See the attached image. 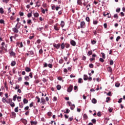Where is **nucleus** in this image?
I'll return each mask as SVG.
<instances>
[{"mask_svg":"<svg viewBox=\"0 0 125 125\" xmlns=\"http://www.w3.org/2000/svg\"><path fill=\"white\" fill-rule=\"evenodd\" d=\"M15 65H16V62L15 61H12L11 63V66H12V67H13L15 66Z\"/></svg>","mask_w":125,"mask_h":125,"instance_id":"16","label":"nucleus"},{"mask_svg":"<svg viewBox=\"0 0 125 125\" xmlns=\"http://www.w3.org/2000/svg\"><path fill=\"white\" fill-rule=\"evenodd\" d=\"M41 102L43 104H45V99H44L43 98H41Z\"/></svg>","mask_w":125,"mask_h":125,"instance_id":"23","label":"nucleus"},{"mask_svg":"<svg viewBox=\"0 0 125 125\" xmlns=\"http://www.w3.org/2000/svg\"><path fill=\"white\" fill-rule=\"evenodd\" d=\"M82 0H77L78 4H79V5H82V4H83V3L82 2Z\"/></svg>","mask_w":125,"mask_h":125,"instance_id":"19","label":"nucleus"},{"mask_svg":"<svg viewBox=\"0 0 125 125\" xmlns=\"http://www.w3.org/2000/svg\"><path fill=\"white\" fill-rule=\"evenodd\" d=\"M107 71L109 72L110 73H112V72H113V69H112V67L110 66L107 67Z\"/></svg>","mask_w":125,"mask_h":125,"instance_id":"13","label":"nucleus"},{"mask_svg":"<svg viewBox=\"0 0 125 125\" xmlns=\"http://www.w3.org/2000/svg\"><path fill=\"white\" fill-rule=\"evenodd\" d=\"M47 115L49 117H51V116H52V112H48L47 113Z\"/></svg>","mask_w":125,"mask_h":125,"instance_id":"40","label":"nucleus"},{"mask_svg":"<svg viewBox=\"0 0 125 125\" xmlns=\"http://www.w3.org/2000/svg\"><path fill=\"white\" fill-rule=\"evenodd\" d=\"M83 80L84 81H87L88 80V76H87L86 75H83Z\"/></svg>","mask_w":125,"mask_h":125,"instance_id":"15","label":"nucleus"},{"mask_svg":"<svg viewBox=\"0 0 125 125\" xmlns=\"http://www.w3.org/2000/svg\"><path fill=\"white\" fill-rule=\"evenodd\" d=\"M25 70L26 72H27V73H29V72H31V68L28 67H25Z\"/></svg>","mask_w":125,"mask_h":125,"instance_id":"9","label":"nucleus"},{"mask_svg":"<svg viewBox=\"0 0 125 125\" xmlns=\"http://www.w3.org/2000/svg\"><path fill=\"white\" fill-rule=\"evenodd\" d=\"M42 29H43V27H39V28H37V30H38V31H42Z\"/></svg>","mask_w":125,"mask_h":125,"instance_id":"60","label":"nucleus"},{"mask_svg":"<svg viewBox=\"0 0 125 125\" xmlns=\"http://www.w3.org/2000/svg\"><path fill=\"white\" fill-rule=\"evenodd\" d=\"M19 88H20V86H19L18 84H16L15 89H19Z\"/></svg>","mask_w":125,"mask_h":125,"instance_id":"35","label":"nucleus"},{"mask_svg":"<svg viewBox=\"0 0 125 125\" xmlns=\"http://www.w3.org/2000/svg\"><path fill=\"white\" fill-rule=\"evenodd\" d=\"M37 6H38V7H40V6H41V2H40V1H37L35 7H37Z\"/></svg>","mask_w":125,"mask_h":125,"instance_id":"12","label":"nucleus"},{"mask_svg":"<svg viewBox=\"0 0 125 125\" xmlns=\"http://www.w3.org/2000/svg\"><path fill=\"white\" fill-rule=\"evenodd\" d=\"M48 66L49 67V68H50L51 69L52 68V67H53L52 64H51V63L48 64Z\"/></svg>","mask_w":125,"mask_h":125,"instance_id":"58","label":"nucleus"},{"mask_svg":"<svg viewBox=\"0 0 125 125\" xmlns=\"http://www.w3.org/2000/svg\"><path fill=\"white\" fill-rule=\"evenodd\" d=\"M2 102H3V103H5V102H6L7 104H9V102L7 101L6 98H5L4 97L2 98Z\"/></svg>","mask_w":125,"mask_h":125,"instance_id":"7","label":"nucleus"},{"mask_svg":"<svg viewBox=\"0 0 125 125\" xmlns=\"http://www.w3.org/2000/svg\"><path fill=\"white\" fill-rule=\"evenodd\" d=\"M48 64L46 62H44V64H43V68H46L47 67Z\"/></svg>","mask_w":125,"mask_h":125,"instance_id":"57","label":"nucleus"},{"mask_svg":"<svg viewBox=\"0 0 125 125\" xmlns=\"http://www.w3.org/2000/svg\"><path fill=\"white\" fill-rule=\"evenodd\" d=\"M0 24H3V25H4L5 24L4 22V20L2 19L0 20Z\"/></svg>","mask_w":125,"mask_h":125,"instance_id":"29","label":"nucleus"},{"mask_svg":"<svg viewBox=\"0 0 125 125\" xmlns=\"http://www.w3.org/2000/svg\"><path fill=\"white\" fill-rule=\"evenodd\" d=\"M23 102L24 104H28V100H27V99L24 98V99H23Z\"/></svg>","mask_w":125,"mask_h":125,"instance_id":"18","label":"nucleus"},{"mask_svg":"<svg viewBox=\"0 0 125 125\" xmlns=\"http://www.w3.org/2000/svg\"><path fill=\"white\" fill-rule=\"evenodd\" d=\"M24 83L25 85H30V84H29V82H25Z\"/></svg>","mask_w":125,"mask_h":125,"instance_id":"59","label":"nucleus"},{"mask_svg":"<svg viewBox=\"0 0 125 125\" xmlns=\"http://www.w3.org/2000/svg\"><path fill=\"white\" fill-rule=\"evenodd\" d=\"M114 18H116V19H118L119 18V16H118V14H116L114 15Z\"/></svg>","mask_w":125,"mask_h":125,"instance_id":"51","label":"nucleus"},{"mask_svg":"<svg viewBox=\"0 0 125 125\" xmlns=\"http://www.w3.org/2000/svg\"><path fill=\"white\" fill-rule=\"evenodd\" d=\"M100 61L101 62H102V63H103V62H104V59H103V58H100Z\"/></svg>","mask_w":125,"mask_h":125,"instance_id":"63","label":"nucleus"},{"mask_svg":"<svg viewBox=\"0 0 125 125\" xmlns=\"http://www.w3.org/2000/svg\"><path fill=\"white\" fill-rule=\"evenodd\" d=\"M41 10H42V13H43V14H45V10L44 9H43V8H42Z\"/></svg>","mask_w":125,"mask_h":125,"instance_id":"45","label":"nucleus"},{"mask_svg":"<svg viewBox=\"0 0 125 125\" xmlns=\"http://www.w3.org/2000/svg\"><path fill=\"white\" fill-rule=\"evenodd\" d=\"M110 100H111V98H110V97H107V98H106V102L107 103H108V102H109V101H110Z\"/></svg>","mask_w":125,"mask_h":125,"instance_id":"43","label":"nucleus"},{"mask_svg":"<svg viewBox=\"0 0 125 125\" xmlns=\"http://www.w3.org/2000/svg\"><path fill=\"white\" fill-rule=\"evenodd\" d=\"M0 13L1 14H3L4 13V11L3 10V8H0Z\"/></svg>","mask_w":125,"mask_h":125,"instance_id":"24","label":"nucleus"},{"mask_svg":"<svg viewBox=\"0 0 125 125\" xmlns=\"http://www.w3.org/2000/svg\"><path fill=\"white\" fill-rule=\"evenodd\" d=\"M13 31L14 32V33H16L17 34V33H18V32H19V31L18 30V28H16V27L13 28Z\"/></svg>","mask_w":125,"mask_h":125,"instance_id":"8","label":"nucleus"},{"mask_svg":"<svg viewBox=\"0 0 125 125\" xmlns=\"http://www.w3.org/2000/svg\"><path fill=\"white\" fill-rule=\"evenodd\" d=\"M16 28H17V29H20V27H21V25H18V23L15 26Z\"/></svg>","mask_w":125,"mask_h":125,"instance_id":"31","label":"nucleus"},{"mask_svg":"<svg viewBox=\"0 0 125 125\" xmlns=\"http://www.w3.org/2000/svg\"><path fill=\"white\" fill-rule=\"evenodd\" d=\"M36 99H38L37 102L40 103L41 102V99L39 98V96H37Z\"/></svg>","mask_w":125,"mask_h":125,"instance_id":"44","label":"nucleus"},{"mask_svg":"<svg viewBox=\"0 0 125 125\" xmlns=\"http://www.w3.org/2000/svg\"><path fill=\"white\" fill-rule=\"evenodd\" d=\"M24 79L25 81H29V80H30V78H29V76H25L24 77Z\"/></svg>","mask_w":125,"mask_h":125,"instance_id":"37","label":"nucleus"},{"mask_svg":"<svg viewBox=\"0 0 125 125\" xmlns=\"http://www.w3.org/2000/svg\"><path fill=\"white\" fill-rule=\"evenodd\" d=\"M73 90V85H70L67 88V92H71Z\"/></svg>","mask_w":125,"mask_h":125,"instance_id":"4","label":"nucleus"},{"mask_svg":"<svg viewBox=\"0 0 125 125\" xmlns=\"http://www.w3.org/2000/svg\"><path fill=\"white\" fill-rule=\"evenodd\" d=\"M15 112H16V113H18V106L15 108Z\"/></svg>","mask_w":125,"mask_h":125,"instance_id":"61","label":"nucleus"},{"mask_svg":"<svg viewBox=\"0 0 125 125\" xmlns=\"http://www.w3.org/2000/svg\"><path fill=\"white\" fill-rule=\"evenodd\" d=\"M91 7V5L90 4H88L86 5L85 8H87V10H89V9Z\"/></svg>","mask_w":125,"mask_h":125,"instance_id":"11","label":"nucleus"},{"mask_svg":"<svg viewBox=\"0 0 125 125\" xmlns=\"http://www.w3.org/2000/svg\"><path fill=\"white\" fill-rule=\"evenodd\" d=\"M92 103H93V104H96V103H97V100H96V99H93L92 100Z\"/></svg>","mask_w":125,"mask_h":125,"instance_id":"26","label":"nucleus"},{"mask_svg":"<svg viewBox=\"0 0 125 125\" xmlns=\"http://www.w3.org/2000/svg\"><path fill=\"white\" fill-rule=\"evenodd\" d=\"M83 83V79L79 78L78 79V83Z\"/></svg>","mask_w":125,"mask_h":125,"instance_id":"21","label":"nucleus"},{"mask_svg":"<svg viewBox=\"0 0 125 125\" xmlns=\"http://www.w3.org/2000/svg\"><path fill=\"white\" fill-rule=\"evenodd\" d=\"M27 24H32V20H27Z\"/></svg>","mask_w":125,"mask_h":125,"instance_id":"54","label":"nucleus"},{"mask_svg":"<svg viewBox=\"0 0 125 125\" xmlns=\"http://www.w3.org/2000/svg\"><path fill=\"white\" fill-rule=\"evenodd\" d=\"M88 56H90V55H92V50H90L88 52V54H87Z\"/></svg>","mask_w":125,"mask_h":125,"instance_id":"27","label":"nucleus"},{"mask_svg":"<svg viewBox=\"0 0 125 125\" xmlns=\"http://www.w3.org/2000/svg\"><path fill=\"white\" fill-rule=\"evenodd\" d=\"M101 54L102 55V58L104 59H105V58H106V56H105V54L104 53H101Z\"/></svg>","mask_w":125,"mask_h":125,"instance_id":"36","label":"nucleus"},{"mask_svg":"<svg viewBox=\"0 0 125 125\" xmlns=\"http://www.w3.org/2000/svg\"><path fill=\"white\" fill-rule=\"evenodd\" d=\"M91 122L93 123V124H96V119H92L91 120Z\"/></svg>","mask_w":125,"mask_h":125,"instance_id":"56","label":"nucleus"},{"mask_svg":"<svg viewBox=\"0 0 125 125\" xmlns=\"http://www.w3.org/2000/svg\"><path fill=\"white\" fill-rule=\"evenodd\" d=\"M10 106L11 107H15V104H14V103L12 102V103H11L10 104Z\"/></svg>","mask_w":125,"mask_h":125,"instance_id":"38","label":"nucleus"},{"mask_svg":"<svg viewBox=\"0 0 125 125\" xmlns=\"http://www.w3.org/2000/svg\"><path fill=\"white\" fill-rule=\"evenodd\" d=\"M86 21H87V22H89V21H90L89 17H87L85 19Z\"/></svg>","mask_w":125,"mask_h":125,"instance_id":"52","label":"nucleus"},{"mask_svg":"<svg viewBox=\"0 0 125 125\" xmlns=\"http://www.w3.org/2000/svg\"><path fill=\"white\" fill-rule=\"evenodd\" d=\"M11 115H12V118H14L16 117V113H15V112H12Z\"/></svg>","mask_w":125,"mask_h":125,"instance_id":"17","label":"nucleus"},{"mask_svg":"<svg viewBox=\"0 0 125 125\" xmlns=\"http://www.w3.org/2000/svg\"><path fill=\"white\" fill-rule=\"evenodd\" d=\"M21 122L24 124V125H27V123L28 122L26 119H21Z\"/></svg>","mask_w":125,"mask_h":125,"instance_id":"14","label":"nucleus"},{"mask_svg":"<svg viewBox=\"0 0 125 125\" xmlns=\"http://www.w3.org/2000/svg\"><path fill=\"white\" fill-rule=\"evenodd\" d=\"M120 85H121V84H120V83H115V86H116V87H119Z\"/></svg>","mask_w":125,"mask_h":125,"instance_id":"50","label":"nucleus"},{"mask_svg":"<svg viewBox=\"0 0 125 125\" xmlns=\"http://www.w3.org/2000/svg\"><path fill=\"white\" fill-rule=\"evenodd\" d=\"M70 44H71L72 46H76V44H77V43H76V42H75V41L71 40Z\"/></svg>","mask_w":125,"mask_h":125,"instance_id":"5","label":"nucleus"},{"mask_svg":"<svg viewBox=\"0 0 125 125\" xmlns=\"http://www.w3.org/2000/svg\"><path fill=\"white\" fill-rule=\"evenodd\" d=\"M32 16V13H29L27 14V17H28V18H30V17H31Z\"/></svg>","mask_w":125,"mask_h":125,"instance_id":"48","label":"nucleus"},{"mask_svg":"<svg viewBox=\"0 0 125 125\" xmlns=\"http://www.w3.org/2000/svg\"><path fill=\"white\" fill-rule=\"evenodd\" d=\"M39 13H35L34 14V17L38 18V17H39Z\"/></svg>","mask_w":125,"mask_h":125,"instance_id":"33","label":"nucleus"},{"mask_svg":"<svg viewBox=\"0 0 125 125\" xmlns=\"http://www.w3.org/2000/svg\"><path fill=\"white\" fill-rule=\"evenodd\" d=\"M81 29H83L85 27V22L84 21H82L80 23Z\"/></svg>","mask_w":125,"mask_h":125,"instance_id":"2","label":"nucleus"},{"mask_svg":"<svg viewBox=\"0 0 125 125\" xmlns=\"http://www.w3.org/2000/svg\"><path fill=\"white\" fill-rule=\"evenodd\" d=\"M1 49H2V50H4V51H6V48H4L3 46L1 47Z\"/></svg>","mask_w":125,"mask_h":125,"instance_id":"55","label":"nucleus"},{"mask_svg":"<svg viewBox=\"0 0 125 125\" xmlns=\"http://www.w3.org/2000/svg\"><path fill=\"white\" fill-rule=\"evenodd\" d=\"M93 24L94 25H97V24H98V21H93Z\"/></svg>","mask_w":125,"mask_h":125,"instance_id":"32","label":"nucleus"},{"mask_svg":"<svg viewBox=\"0 0 125 125\" xmlns=\"http://www.w3.org/2000/svg\"><path fill=\"white\" fill-rule=\"evenodd\" d=\"M21 97H17V100H18V101L19 102H20V101H21Z\"/></svg>","mask_w":125,"mask_h":125,"instance_id":"53","label":"nucleus"},{"mask_svg":"<svg viewBox=\"0 0 125 125\" xmlns=\"http://www.w3.org/2000/svg\"><path fill=\"white\" fill-rule=\"evenodd\" d=\"M57 89L58 90H60V89H61V85H57Z\"/></svg>","mask_w":125,"mask_h":125,"instance_id":"30","label":"nucleus"},{"mask_svg":"<svg viewBox=\"0 0 125 125\" xmlns=\"http://www.w3.org/2000/svg\"><path fill=\"white\" fill-rule=\"evenodd\" d=\"M97 116L98 117H101V112L100 111H99L97 113Z\"/></svg>","mask_w":125,"mask_h":125,"instance_id":"49","label":"nucleus"},{"mask_svg":"<svg viewBox=\"0 0 125 125\" xmlns=\"http://www.w3.org/2000/svg\"><path fill=\"white\" fill-rule=\"evenodd\" d=\"M54 29L56 31H59V30L60 29V27H58V23H57L54 26Z\"/></svg>","mask_w":125,"mask_h":125,"instance_id":"3","label":"nucleus"},{"mask_svg":"<svg viewBox=\"0 0 125 125\" xmlns=\"http://www.w3.org/2000/svg\"><path fill=\"white\" fill-rule=\"evenodd\" d=\"M61 26L62 28H63L65 26V22L63 21H61Z\"/></svg>","mask_w":125,"mask_h":125,"instance_id":"25","label":"nucleus"},{"mask_svg":"<svg viewBox=\"0 0 125 125\" xmlns=\"http://www.w3.org/2000/svg\"><path fill=\"white\" fill-rule=\"evenodd\" d=\"M30 123H31V125H37V122H34V121H31V122H30Z\"/></svg>","mask_w":125,"mask_h":125,"instance_id":"34","label":"nucleus"},{"mask_svg":"<svg viewBox=\"0 0 125 125\" xmlns=\"http://www.w3.org/2000/svg\"><path fill=\"white\" fill-rule=\"evenodd\" d=\"M10 54L11 56H15V53L14 52H13V51H11L10 52Z\"/></svg>","mask_w":125,"mask_h":125,"instance_id":"22","label":"nucleus"},{"mask_svg":"<svg viewBox=\"0 0 125 125\" xmlns=\"http://www.w3.org/2000/svg\"><path fill=\"white\" fill-rule=\"evenodd\" d=\"M83 118V120H87L88 117H87V115H86V114H84Z\"/></svg>","mask_w":125,"mask_h":125,"instance_id":"20","label":"nucleus"},{"mask_svg":"<svg viewBox=\"0 0 125 125\" xmlns=\"http://www.w3.org/2000/svg\"><path fill=\"white\" fill-rule=\"evenodd\" d=\"M17 45H18V46H19L20 48L23 47V43L22 42H17Z\"/></svg>","mask_w":125,"mask_h":125,"instance_id":"6","label":"nucleus"},{"mask_svg":"<svg viewBox=\"0 0 125 125\" xmlns=\"http://www.w3.org/2000/svg\"><path fill=\"white\" fill-rule=\"evenodd\" d=\"M71 110H73L75 109V104H72V105L70 107Z\"/></svg>","mask_w":125,"mask_h":125,"instance_id":"46","label":"nucleus"},{"mask_svg":"<svg viewBox=\"0 0 125 125\" xmlns=\"http://www.w3.org/2000/svg\"><path fill=\"white\" fill-rule=\"evenodd\" d=\"M69 113H70V110H69V109L67 108L66 109V112H64L65 114H69Z\"/></svg>","mask_w":125,"mask_h":125,"instance_id":"41","label":"nucleus"},{"mask_svg":"<svg viewBox=\"0 0 125 125\" xmlns=\"http://www.w3.org/2000/svg\"><path fill=\"white\" fill-rule=\"evenodd\" d=\"M52 10H55V8H56V6L55 5H53L51 6Z\"/></svg>","mask_w":125,"mask_h":125,"instance_id":"47","label":"nucleus"},{"mask_svg":"<svg viewBox=\"0 0 125 125\" xmlns=\"http://www.w3.org/2000/svg\"><path fill=\"white\" fill-rule=\"evenodd\" d=\"M53 45L56 49H59V48H60V46H61V44L59 43L58 44L53 43Z\"/></svg>","mask_w":125,"mask_h":125,"instance_id":"1","label":"nucleus"},{"mask_svg":"<svg viewBox=\"0 0 125 125\" xmlns=\"http://www.w3.org/2000/svg\"><path fill=\"white\" fill-rule=\"evenodd\" d=\"M61 49L63 50L65 48V43L62 42L61 44Z\"/></svg>","mask_w":125,"mask_h":125,"instance_id":"10","label":"nucleus"},{"mask_svg":"<svg viewBox=\"0 0 125 125\" xmlns=\"http://www.w3.org/2000/svg\"><path fill=\"white\" fill-rule=\"evenodd\" d=\"M65 46L66 47V48H69V47H70V44L68 43H65Z\"/></svg>","mask_w":125,"mask_h":125,"instance_id":"28","label":"nucleus"},{"mask_svg":"<svg viewBox=\"0 0 125 125\" xmlns=\"http://www.w3.org/2000/svg\"><path fill=\"white\" fill-rule=\"evenodd\" d=\"M63 60L61 59V60L59 61V63H60V64H62V63H63Z\"/></svg>","mask_w":125,"mask_h":125,"instance_id":"64","label":"nucleus"},{"mask_svg":"<svg viewBox=\"0 0 125 125\" xmlns=\"http://www.w3.org/2000/svg\"><path fill=\"white\" fill-rule=\"evenodd\" d=\"M37 43L39 44L40 42H42V40H41L40 39H38L37 41Z\"/></svg>","mask_w":125,"mask_h":125,"instance_id":"62","label":"nucleus"},{"mask_svg":"<svg viewBox=\"0 0 125 125\" xmlns=\"http://www.w3.org/2000/svg\"><path fill=\"white\" fill-rule=\"evenodd\" d=\"M17 97H18L17 95H15V96L13 98V100H14V101H16V98H17Z\"/></svg>","mask_w":125,"mask_h":125,"instance_id":"39","label":"nucleus"},{"mask_svg":"<svg viewBox=\"0 0 125 125\" xmlns=\"http://www.w3.org/2000/svg\"><path fill=\"white\" fill-rule=\"evenodd\" d=\"M97 41L95 40H92L91 41V43L92 44H95L96 43Z\"/></svg>","mask_w":125,"mask_h":125,"instance_id":"42","label":"nucleus"}]
</instances>
